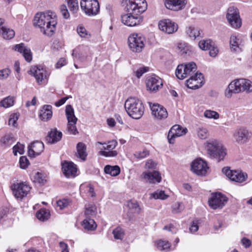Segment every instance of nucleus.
Here are the masks:
<instances>
[{"label": "nucleus", "instance_id": "obj_1", "mask_svg": "<svg viewBox=\"0 0 252 252\" xmlns=\"http://www.w3.org/2000/svg\"><path fill=\"white\" fill-rule=\"evenodd\" d=\"M128 13L121 16L122 22L128 27L139 25L143 21L141 16H134L144 12L147 9V4L145 0H128L126 6Z\"/></svg>", "mask_w": 252, "mask_h": 252}, {"label": "nucleus", "instance_id": "obj_2", "mask_svg": "<svg viewBox=\"0 0 252 252\" xmlns=\"http://www.w3.org/2000/svg\"><path fill=\"white\" fill-rule=\"evenodd\" d=\"M57 23L55 13L49 11L37 13L33 20L34 25L40 28L43 34L49 37L55 33Z\"/></svg>", "mask_w": 252, "mask_h": 252}, {"label": "nucleus", "instance_id": "obj_3", "mask_svg": "<svg viewBox=\"0 0 252 252\" xmlns=\"http://www.w3.org/2000/svg\"><path fill=\"white\" fill-rule=\"evenodd\" d=\"M204 145L208 156L212 159L219 162L223 160L226 155V149L218 140L209 139L204 143Z\"/></svg>", "mask_w": 252, "mask_h": 252}, {"label": "nucleus", "instance_id": "obj_4", "mask_svg": "<svg viewBox=\"0 0 252 252\" xmlns=\"http://www.w3.org/2000/svg\"><path fill=\"white\" fill-rule=\"evenodd\" d=\"M125 108L127 114L134 119H140L144 114V107L137 98L130 97L125 103Z\"/></svg>", "mask_w": 252, "mask_h": 252}, {"label": "nucleus", "instance_id": "obj_5", "mask_svg": "<svg viewBox=\"0 0 252 252\" xmlns=\"http://www.w3.org/2000/svg\"><path fill=\"white\" fill-rule=\"evenodd\" d=\"M157 164L152 160H148L145 164V168L148 170L143 172L144 179L150 183H159L161 177L160 173L156 171Z\"/></svg>", "mask_w": 252, "mask_h": 252}, {"label": "nucleus", "instance_id": "obj_6", "mask_svg": "<svg viewBox=\"0 0 252 252\" xmlns=\"http://www.w3.org/2000/svg\"><path fill=\"white\" fill-rule=\"evenodd\" d=\"M197 67L194 62H190L185 64L179 65L176 70V75L179 79H184L188 76L194 75L196 72Z\"/></svg>", "mask_w": 252, "mask_h": 252}, {"label": "nucleus", "instance_id": "obj_7", "mask_svg": "<svg viewBox=\"0 0 252 252\" xmlns=\"http://www.w3.org/2000/svg\"><path fill=\"white\" fill-rule=\"evenodd\" d=\"M81 8L89 16L96 15L99 12V4L97 0H82Z\"/></svg>", "mask_w": 252, "mask_h": 252}, {"label": "nucleus", "instance_id": "obj_8", "mask_svg": "<svg viewBox=\"0 0 252 252\" xmlns=\"http://www.w3.org/2000/svg\"><path fill=\"white\" fill-rule=\"evenodd\" d=\"M65 115L67 120V130L70 134L78 133L76 124L77 118L74 115V109L71 105H67L65 108Z\"/></svg>", "mask_w": 252, "mask_h": 252}, {"label": "nucleus", "instance_id": "obj_9", "mask_svg": "<svg viewBox=\"0 0 252 252\" xmlns=\"http://www.w3.org/2000/svg\"><path fill=\"white\" fill-rule=\"evenodd\" d=\"M11 189L14 196L18 199H22L30 192L31 188L26 182H20L13 184Z\"/></svg>", "mask_w": 252, "mask_h": 252}, {"label": "nucleus", "instance_id": "obj_10", "mask_svg": "<svg viewBox=\"0 0 252 252\" xmlns=\"http://www.w3.org/2000/svg\"><path fill=\"white\" fill-rule=\"evenodd\" d=\"M226 19L229 25L234 29H238L241 27L242 21L238 8L231 6L227 9Z\"/></svg>", "mask_w": 252, "mask_h": 252}, {"label": "nucleus", "instance_id": "obj_11", "mask_svg": "<svg viewBox=\"0 0 252 252\" xmlns=\"http://www.w3.org/2000/svg\"><path fill=\"white\" fill-rule=\"evenodd\" d=\"M145 39L141 34L132 33L128 38V46L130 49L135 52H140L144 47Z\"/></svg>", "mask_w": 252, "mask_h": 252}, {"label": "nucleus", "instance_id": "obj_12", "mask_svg": "<svg viewBox=\"0 0 252 252\" xmlns=\"http://www.w3.org/2000/svg\"><path fill=\"white\" fill-rule=\"evenodd\" d=\"M227 201V198L221 193H214L208 200L210 207L213 209L222 208Z\"/></svg>", "mask_w": 252, "mask_h": 252}, {"label": "nucleus", "instance_id": "obj_13", "mask_svg": "<svg viewBox=\"0 0 252 252\" xmlns=\"http://www.w3.org/2000/svg\"><path fill=\"white\" fill-rule=\"evenodd\" d=\"M97 144L104 145L103 147V149L104 151H100L99 152L100 155L106 157H114L118 155V152L115 150H113L118 144L116 140H112L109 141L107 143L97 142L96 145Z\"/></svg>", "mask_w": 252, "mask_h": 252}, {"label": "nucleus", "instance_id": "obj_14", "mask_svg": "<svg viewBox=\"0 0 252 252\" xmlns=\"http://www.w3.org/2000/svg\"><path fill=\"white\" fill-rule=\"evenodd\" d=\"M222 172L231 181L236 182H243L247 178V174L246 173H244L241 171L237 170H231L228 167L223 168Z\"/></svg>", "mask_w": 252, "mask_h": 252}, {"label": "nucleus", "instance_id": "obj_15", "mask_svg": "<svg viewBox=\"0 0 252 252\" xmlns=\"http://www.w3.org/2000/svg\"><path fill=\"white\" fill-rule=\"evenodd\" d=\"M208 169L206 162L201 158L194 160L191 165V170L198 176H205Z\"/></svg>", "mask_w": 252, "mask_h": 252}, {"label": "nucleus", "instance_id": "obj_16", "mask_svg": "<svg viewBox=\"0 0 252 252\" xmlns=\"http://www.w3.org/2000/svg\"><path fill=\"white\" fill-rule=\"evenodd\" d=\"M28 73L34 77L36 82L39 85L43 84L46 79V71L40 66H32Z\"/></svg>", "mask_w": 252, "mask_h": 252}, {"label": "nucleus", "instance_id": "obj_17", "mask_svg": "<svg viewBox=\"0 0 252 252\" xmlns=\"http://www.w3.org/2000/svg\"><path fill=\"white\" fill-rule=\"evenodd\" d=\"M158 28L160 30L167 34H172L177 31L178 25L175 22L167 19L160 21Z\"/></svg>", "mask_w": 252, "mask_h": 252}, {"label": "nucleus", "instance_id": "obj_18", "mask_svg": "<svg viewBox=\"0 0 252 252\" xmlns=\"http://www.w3.org/2000/svg\"><path fill=\"white\" fill-rule=\"evenodd\" d=\"M149 106L152 111V115L158 120L166 119L168 116V113L165 108L158 103L149 102Z\"/></svg>", "mask_w": 252, "mask_h": 252}, {"label": "nucleus", "instance_id": "obj_19", "mask_svg": "<svg viewBox=\"0 0 252 252\" xmlns=\"http://www.w3.org/2000/svg\"><path fill=\"white\" fill-rule=\"evenodd\" d=\"M162 86L161 79L156 75H152L147 79V88L151 92H156L161 89Z\"/></svg>", "mask_w": 252, "mask_h": 252}, {"label": "nucleus", "instance_id": "obj_20", "mask_svg": "<svg viewBox=\"0 0 252 252\" xmlns=\"http://www.w3.org/2000/svg\"><path fill=\"white\" fill-rule=\"evenodd\" d=\"M166 8L175 11L183 9L188 2V0H163Z\"/></svg>", "mask_w": 252, "mask_h": 252}, {"label": "nucleus", "instance_id": "obj_21", "mask_svg": "<svg viewBox=\"0 0 252 252\" xmlns=\"http://www.w3.org/2000/svg\"><path fill=\"white\" fill-rule=\"evenodd\" d=\"M203 76L201 73H195L187 80V86L191 89H196L201 87L203 83Z\"/></svg>", "mask_w": 252, "mask_h": 252}, {"label": "nucleus", "instance_id": "obj_22", "mask_svg": "<svg viewBox=\"0 0 252 252\" xmlns=\"http://www.w3.org/2000/svg\"><path fill=\"white\" fill-rule=\"evenodd\" d=\"M242 82L243 79H240L231 82L225 90V95L228 97H231L233 93L242 92Z\"/></svg>", "mask_w": 252, "mask_h": 252}, {"label": "nucleus", "instance_id": "obj_23", "mask_svg": "<svg viewBox=\"0 0 252 252\" xmlns=\"http://www.w3.org/2000/svg\"><path fill=\"white\" fill-rule=\"evenodd\" d=\"M187 132V129L183 128L180 125H175L173 126L169 131L168 134V139L169 143H173L175 138L182 136L185 134Z\"/></svg>", "mask_w": 252, "mask_h": 252}, {"label": "nucleus", "instance_id": "obj_24", "mask_svg": "<svg viewBox=\"0 0 252 252\" xmlns=\"http://www.w3.org/2000/svg\"><path fill=\"white\" fill-rule=\"evenodd\" d=\"M233 136L237 142L240 144H244L251 137V133L245 128H240L234 131Z\"/></svg>", "mask_w": 252, "mask_h": 252}, {"label": "nucleus", "instance_id": "obj_25", "mask_svg": "<svg viewBox=\"0 0 252 252\" xmlns=\"http://www.w3.org/2000/svg\"><path fill=\"white\" fill-rule=\"evenodd\" d=\"M44 148V144L42 142L34 141L28 146V155L30 157H35L39 155Z\"/></svg>", "mask_w": 252, "mask_h": 252}, {"label": "nucleus", "instance_id": "obj_26", "mask_svg": "<svg viewBox=\"0 0 252 252\" xmlns=\"http://www.w3.org/2000/svg\"><path fill=\"white\" fill-rule=\"evenodd\" d=\"M14 49L15 51L22 54L27 62L30 63L32 61V54L31 50L24 43H21L16 44L14 47Z\"/></svg>", "mask_w": 252, "mask_h": 252}, {"label": "nucleus", "instance_id": "obj_27", "mask_svg": "<svg viewBox=\"0 0 252 252\" xmlns=\"http://www.w3.org/2000/svg\"><path fill=\"white\" fill-rule=\"evenodd\" d=\"M63 173L67 178L74 177L77 173L76 165L72 162H64L62 164Z\"/></svg>", "mask_w": 252, "mask_h": 252}, {"label": "nucleus", "instance_id": "obj_28", "mask_svg": "<svg viewBox=\"0 0 252 252\" xmlns=\"http://www.w3.org/2000/svg\"><path fill=\"white\" fill-rule=\"evenodd\" d=\"M62 137V133L57 130V129H53L49 132L46 137L47 143L54 144L59 141Z\"/></svg>", "mask_w": 252, "mask_h": 252}, {"label": "nucleus", "instance_id": "obj_29", "mask_svg": "<svg viewBox=\"0 0 252 252\" xmlns=\"http://www.w3.org/2000/svg\"><path fill=\"white\" fill-rule=\"evenodd\" d=\"M202 31L194 26H189L186 28V33L190 39L195 40L201 35Z\"/></svg>", "mask_w": 252, "mask_h": 252}, {"label": "nucleus", "instance_id": "obj_30", "mask_svg": "<svg viewBox=\"0 0 252 252\" xmlns=\"http://www.w3.org/2000/svg\"><path fill=\"white\" fill-rule=\"evenodd\" d=\"M52 107L50 105H45L40 110L39 118L41 120L46 121L50 119L52 116Z\"/></svg>", "mask_w": 252, "mask_h": 252}, {"label": "nucleus", "instance_id": "obj_31", "mask_svg": "<svg viewBox=\"0 0 252 252\" xmlns=\"http://www.w3.org/2000/svg\"><path fill=\"white\" fill-rule=\"evenodd\" d=\"M76 148L77 156L83 161L85 160L88 155L85 144L82 142H79L77 145Z\"/></svg>", "mask_w": 252, "mask_h": 252}, {"label": "nucleus", "instance_id": "obj_32", "mask_svg": "<svg viewBox=\"0 0 252 252\" xmlns=\"http://www.w3.org/2000/svg\"><path fill=\"white\" fill-rule=\"evenodd\" d=\"M120 168L118 165L111 166L107 165L104 167V172L112 176H117L120 173Z\"/></svg>", "mask_w": 252, "mask_h": 252}, {"label": "nucleus", "instance_id": "obj_33", "mask_svg": "<svg viewBox=\"0 0 252 252\" xmlns=\"http://www.w3.org/2000/svg\"><path fill=\"white\" fill-rule=\"evenodd\" d=\"M155 246L159 251L167 252L169 251L171 245L168 241L159 240L155 242Z\"/></svg>", "mask_w": 252, "mask_h": 252}, {"label": "nucleus", "instance_id": "obj_34", "mask_svg": "<svg viewBox=\"0 0 252 252\" xmlns=\"http://www.w3.org/2000/svg\"><path fill=\"white\" fill-rule=\"evenodd\" d=\"M0 34L2 35L4 39H10L14 36L15 32L10 28L4 27L0 32Z\"/></svg>", "mask_w": 252, "mask_h": 252}, {"label": "nucleus", "instance_id": "obj_35", "mask_svg": "<svg viewBox=\"0 0 252 252\" xmlns=\"http://www.w3.org/2000/svg\"><path fill=\"white\" fill-rule=\"evenodd\" d=\"M196 133L198 137L200 139H205L209 135L207 128L203 126L197 127L196 129Z\"/></svg>", "mask_w": 252, "mask_h": 252}, {"label": "nucleus", "instance_id": "obj_36", "mask_svg": "<svg viewBox=\"0 0 252 252\" xmlns=\"http://www.w3.org/2000/svg\"><path fill=\"white\" fill-rule=\"evenodd\" d=\"M168 196V195L165 193L164 191L158 189L150 194V198L164 200L167 198Z\"/></svg>", "mask_w": 252, "mask_h": 252}, {"label": "nucleus", "instance_id": "obj_37", "mask_svg": "<svg viewBox=\"0 0 252 252\" xmlns=\"http://www.w3.org/2000/svg\"><path fill=\"white\" fill-rule=\"evenodd\" d=\"M83 226L88 230H94L96 227V224L94 220L87 218L83 221Z\"/></svg>", "mask_w": 252, "mask_h": 252}, {"label": "nucleus", "instance_id": "obj_38", "mask_svg": "<svg viewBox=\"0 0 252 252\" xmlns=\"http://www.w3.org/2000/svg\"><path fill=\"white\" fill-rule=\"evenodd\" d=\"M37 218L41 221H45L50 217V213L48 210L41 209L36 213Z\"/></svg>", "mask_w": 252, "mask_h": 252}, {"label": "nucleus", "instance_id": "obj_39", "mask_svg": "<svg viewBox=\"0 0 252 252\" xmlns=\"http://www.w3.org/2000/svg\"><path fill=\"white\" fill-rule=\"evenodd\" d=\"M242 84V92L250 93L252 92V83L250 80L243 79Z\"/></svg>", "mask_w": 252, "mask_h": 252}, {"label": "nucleus", "instance_id": "obj_40", "mask_svg": "<svg viewBox=\"0 0 252 252\" xmlns=\"http://www.w3.org/2000/svg\"><path fill=\"white\" fill-rule=\"evenodd\" d=\"M203 115L205 118L210 119L217 120L220 118V115L217 112L211 110H205Z\"/></svg>", "mask_w": 252, "mask_h": 252}, {"label": "nucleus", "instance_id": "obj_41", "mask_svg": "<svg viewBox=\"0 0 252 252\" xmlns=\"http://www.w3.org/2000/svg\"><path fill=\"white\" fill-rule=\"evenodd\" d=\"M230 48L234 51H238L240 48L238 45V39L235 35H232L230 39Z\"/></svg>", "mask_w": 252, "mask_h": 252}, {"label": "nucleus", "instance_id": "obj_42", "mask_svg": "<svg viewBox=\"0 0 252 252\" xmlns=\"http://www.w3.org/2000/svg\"><path fill=\"white\" fill-rule=\"evenodd\" d=\"M14 98L8 96L1 100L0 102V105L4 108H8L12 106L14 104Z\"/></svg>", "mask_w": 252, "mask_h": 252}, {"label": "nucleus", "instance_id": "obj_43", "mask_svg": "<svg viewBox=\"0 0 252 252\" xmlns=\"http://www.w3.org/2000/svg\"><path fill=\"white\" fill-rule=\"evenodd\" d=\"M213 42L210 39L202 40L198 43L199 48L203 50H207L211 47Z\"/></svg>", "mask_w": 252, "mask_h": 252}, {"label": "nucleus", "instance_id": "obj_44", "mask_svg": "<svg viewBox=\"0 0 252 252\" xmlns=\"http://www.w3.org/2000/svg\"><path fill=\"white\" fill-rule=\"evenodd\" d=\"M67 2L69 10L73 13H75L78 10L79 7L77 0H66Z\"/></svg>", "mask_w": 252, "mask_h": 252}, {"label": "nucleus", "instance_id": "obj_45", "mask_svg": "<svg viewBox=\"0 0 252 252\" xmlns=\"http://www.w3.org/2000/svg\"><path fill=\"white\" fill-rule=\"evenodd\" d=\"M85 214L87 217H90L94 214L96 211V207L93 204H88L85 206Z\"/></svg>", "mask_w": 252, "mask_h": 252}, {"label": "nucleus", "instance_id": "obj_46", "mask_svg": "<svg viewBox=\"0 0 252 252\" xmlns=\"http://www.w3.org/2000/svg\"><path fill=\"white\" fill-rule=\"evenodd\" d=\"M114 237L116 239L122 240L124 236V230L120 227H117L113 231Z\"/></svg>", "mask_w": 252, "mask_h": 252}, {"label": "nucleus", "instance_id": "obj_47", "mask_svg": "<svg viewBox=\"0 0 252 252\" xmlns=\"http://www.w3.org/2000/svg\"><path fill=\"white\" fill-rule=\"evenodd\" d=\"M34 179L35 182L38 183L41 185H44L46 182L45 177L42 173L39 172L35 173L34 176Z\"/></svg>", "mask_w": 252, "mask_h": 252}, {"label": "nucleus", "instance_id": "obj_48", "mask_svg": "<svg viewBox=\"0 0 252 252\" xmlns=\"http://www.w3.org/2000/svg\"><path fill=\"white\" fill-rule=\"evenodd\" d=\"M0 141L5 146H10L13 144L14 139L10 135H7L3 137Z\"/></svg>", "mask_w": 252, "mask_h": 252}, {"label": "nucleus", "instance_id": "obj_49", "mask_svg": "<svg viewBox=\"0 0 252 252\" xmlns=\"http://www.w3.org/2000/svg\"><path fill=\"white\" fill-rule=\"evenodd\" d=\"M172 212L176 214L182 212L185 208L184 205L181 202L175 203L172 207Z\"/></svg>", "mask_w": 252, "mask_h": 252}, {"label": "nucleus", "instance_id": "obj_50", "mask_svg": "<svg viewBox=\"0 0 252 252\" xmlns=\"http://www.w3.org/2000/svg\"><path fill=\"white\" fill-rule=\"evenodd\" d=\"M149 70V68L147 66H140L136 70L133 72L134 74L138 78H140L142 75L148 72Z\"/></svg>", "mask_w": 252, "mask_h": 252}, {"label": "nucleus", "instance_id": "obj_51", "mask_svg": "<svg viewBox=\"0 0 252 252\" xmlns=\"http://www.w3.org/2000/svg\"><path fill=\"white\" fill-rule=\"evenodd\" d=\"M24 145L20 144V143H17V144L15 145L13 148V152L14 155H17L18 153L20 155H22L24 152Z\"/></svg>", "mask_w": 252, "mask_h": 252}, {"label": "nucleus", "instance_id": "obj_52", "mask_svg": "<svg viewBox=\"0 0 252 252\" xmlns=\"http://www.w3.org/2000/svg\"><path fill=\"white\" fill-rule=\"evenodd\" d=\"M77 32L78 34L81 37L88 38L90 36V35L88 33L86 29L81 25H80L77 27Z\"/></svg>", "mask_w": 252, "mask_h": 252}, {"label": "nucleus", "instance_id": "obj_53", "mask_svg": "<svg viewBox=\"0 0 252 252\" xmlns=\"http://www.w3.org/2000/svg\"><path fill=\"white\" fill-rule=\"evenodd\" d=\"M149 155V152L146 150H143L142 151H137L134 154V156L136 158L141 159L146 157Z\"/></svg>", "mask_w": 252, "mask_h": 252}, {"label": "nucleus", "instance_id": "obj_54", "mask_svg": "<svg viewBox=\"0 0 252 252\" xmlns=\"http://www.w3.org/2000/svg\"><path fill=\"white\" fill-rule=\"evenodd\" d=\"M29 161L26 157H21L19 160L20 167L22 169H26L29 164Z\"/></svg>", "mask_w": 252, "mask_h": 252}, {"label": "nucleus", "instance_id": "obj_55", "mask_svg": "<svg viewBox=\"0 0 252 252\" xmlns=\"http://www.w3.org/2000/svg\"><path fill=\"white\" fill-rule=\"evenodd\" d=\"M60 10L64 18L68 19L69 17V13L65 4H63L61 6Z\"/></svg>", "mask_w": 252, "mask_h": 252}, {"label": "nucleus", "instance_id": "obj_56", "mask_svg": "<svg viewBox=\"0 0 252 252\" xmlns=\"http://www.w3.org/2000/svg\"><path fill=\"white\" fill-rule=\"evenodd\" d=\"M18 119V116L17 114H13L11 115L9 119V125L13 126H15L16 122Z\"/></svg>", "mask_w": 252, "mask_h": 252}, {"label": "nucleus", "instance_id": "obj_57", "mask_svg": "<svg viewBox=\"0 0 252 252\" xmlns=\"http://www.w3.org/2000/svg\"><path fill=\"white\" fill-rule=\"evenodd\" d=\"M10 73V70L8 68L0 70V79H4L7 78Z\"/></svg>", "mask_w": 252, "mask_h": 252}, {"label": "nucleus", "instance_id": "obj_58", "mask_svg": "<svg viewBox=\"0 0 252 252\" xmlns=\"http://www.w3.org/2000/svg\"><path fill=\"white\" fill-rule=\"evenodd\" d=\"M57 206L62 210L65 208L68 205V201L66 199L59 200L57 202Z\"/></svg>", "mask_w": 252, "mask_h": 252}, {"label": "nucleus", "instance_id": "obj_59", "mask_svg": "<svg viewBox=\"0 0 252 252\" xmlns=\"http://www.w3.org/2000/svg\"><path fill=\"white\" fill-rule=\"evenodd\" d=\"M178 48L182 52V53L187 54L189 51V47L187 46V44L184 43H179L178 45Z\"/></svg>", "mask_w": 252, "mask_h": 252}, {"label": "nucleus", "instance_id": "obj_60", "mask_svg": "<svg viewBox=\"0 0 252 252\" xmlns=\"http://www.w3.org/2000/svg\"><path fill=\"white\" fill-rule=\"evenodd\" d=\"M209 50V55L211 57H216L218 53V49L217 47H215L213 43L211 44V47L208 49Z\"/></svg>", "mask_w": 252, "mask_h": 252}, {"label": "nucleus", "instance_id": "obj_61", "mask_svg": "<svg viewBox=\"0 0 252 252\" xmlns=\"http://www.w3.org/2000/svg\"><path fill=\"white\" fill-rule=\"evenodd\" d=\"M128 206L130 209H135L136 212H139V208L138 203L136 202H130L128 203Z\"/></svg>", "mask_w": 252, "mask_h": 252}, {"label": "nucleus", "instance_id": "obj_62", "mask_svg": "<svg viewBox=\"0 0 252 252\" xmlns=\"http://www.w3.org/2000/svg\"><path fill=\"white\" fill-rule=\"evenodd\" d=\"M87 193L92 197H94L95 193L94 192V187L91 185H88L86 186Z\"/></svg>", "mask_w": 252, "mask_h": 252}, {"label": "nucleus", "instance_id": "obj_63", "mask_svg": "<svg viewBox=\"0 0 252 252\" xmlns=\"http://www.w3.org/2000/svg\"><path fill=\"white\" fill-rule=\"evenodd\" d=\"M198 225L196 221H193L191 226L189 227V230L191 232L194 233L198 230Z\"/></svg>", "mask_w": 252, "mask_h": 252}, {"label": "nucleus", "instance_id": "obj_64", "mask_svg": "<svg viewBox=\"0 0 252 252\" xmlns=\"http://www.w3.org/2000/svg\"><path fill=\"white\" fill-rule=\"evenodd\" d=\"M66 64V61L64 58H61L56 63V67L59 68L65 65Z\"/></svg>", "mask_w": 252, "mask_h": 252}]
</instances>
